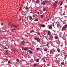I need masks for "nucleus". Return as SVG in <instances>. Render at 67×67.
Returning <instances> with one entry per match:
<instances>
[{
  "mask_svg": "<svg viewBox=\"0 0 67 67\" xmlns=\"http://www.w3.org/2000/svg\"><path fill=\"white\" fill-rule=\"evenodd\" d=\"M67 25H64L63 27L62 28V31H64V30H66V29H67Z\"/></svg>",
  "mask_w": 67,
  "mask_h": 67,
  "instance_id": "1",
  "label": "nucleus"
},
{
  "mask_svg": "<svg viewBox=\"0 0 67 67\" xmlns=\"http://www.w3.org/2000/svg\"><path fill=\"white\" fill-rule=\"evenodd\" d=\"M34 39L36 41H37L38 42H41V40H40V39L39 38H35Z\"/></svg>",
  "mask_w": 67,
  "mask_h": 67,
  "instance_id": "2",
  "label": "nucleus"
},
{
  "mask_svg": "<svg viewBox=\"0 0 67 67\" xmlns=\"http://www.w3.org/2000/svg\"><path fill=\"white\" fill-rule=\"evenodd\" d=\"M47 2H48L47 1H43L42 2V4L44 5L46 4V3H47Z\"/></svg>",
  "mask_w": 67,
  "mask_h": 67,
  "instance_id": "3",
  "label": "nucleus"
},
{
  "mask_svg": "<svg viewBox=\"0 0 67 67\" xmlns=\"http://www.w3.org/2000/svg\"><path fill=\"white\" fill-rule=\"evenodd\" d=\"M47 31L48 32V35H49L50 36L51 35V32L49 30H47Z\"/></svg>",
  "mask_w": 67,
  "mask_h": 67,
  "instance_id": "4",
  "label": "nucleus"
},
{
  "mask_svg": "<svg viewBox=\"0 0 67 67\" xmlns=\"http://www.w3.org/2000/svg\"><path fill=\"white\" fill-rule=\"evenodd\" d=\"M58 2V1H57L56 2H55L54 3V4L53 6L54 7H55L57 3Z\"/></svg>",
  "mask_w": 67,
  "mask_h": 67,
  "instance_id": "5",
  "label": "nucleus"
},
{
  "mask_svg": "<svg viewBox=\"0 0 67 67\" xmlns=\"http://www.w3.org/2000/svg\"><path fill=\"white\" fill-rule=\"evenodd\" d=\"M41 26L42 27H45L46 26L44 24H41Z\"/></svg>",
  "mask_w": 67,
  "mask_h": 67,
  "instance_id": "6",
  "label": "nucleus"
},
{
  "mask_svg": "<svg viewBox=\"0 0 67 67\" xmlns=\"http://www.w3.org/2000/svg\"><path fill=\"white\" fill-rule=\"evenodd\" d=\"M40 0H37L36 1V3H38V4H40Z\"/></svg>",
  "mask_w": 67,
  "mask_h": 67,
  "instance_id": "7",
  "label": "nucleus"
},
{
  "mask_svg": "<svg viewBox=\"0 0 67 67\" xmlns=\"http://www.w3.org/2000/svg\"><path fill=\"white\" fill-rule=\"evenodd\" d=\"M29 52L30 54H32V53H33L32 51L31 50H29Z\"/></svg>",
  "mask_w": 67,
  "mask_h": 67,
  "instance_id": "8",
  "label": "nucleus"
},
{
  "mask_svg": "<svg viewBox=\"0 0 67 67\" xmlns=\"http://www.w3.org/2000/svg\"><path fill=\"white\" fill-rule=\"evenodd\" d=\"M29 18L30 20H31L32 19V16H30V17H29Z\"/></svg>",
  "mask_w": 67,
  "mask_h": 67,
  "instance_id": "9",
  "label": "nucleus"
},
{
  "mask_svg": "<svg viewBox=\"0 0 67 67\" xmlns=\"http://www.w3.org/2000/svg\"><path fill=\"white\" fill-rule=\"evenodd\" d=\"M25 43L24 41L22 42V44H23V45H24L25 44Z\"/></svg>",
  "mask_w": 67,
  "mask_h": 67,
  "instance_id": "10",
  "label": "nucleus"
},
{
  "mask_svg": "<svg viewBox=\"0 0 67 67\" xmlns=\"http://www.w3.org/2000/svg\"><path fill=\"white\" fill-rule=\"evenodd\" d=\"M34 66H38V65H37V64H34Z\"/></svg>",
  "mask_w": 67,
  "mask_h": 67,
  "instance_id": "11",
  "label": "nucleus"
},
{
  "mask_svg": "<svg viewBox=\"0 0 67 67\" xmlns=\"http://www.w3.org/2000/svg\"><path fill=\"white\" fill-rule=\"evenodd\" d=\"M49 29H52V26L51 25H50L49 27Z\"/></svg>",
  "mask_w": 67,
  "mask_h": 67,
  "instance_id": "12",
  "label": "nucleus"
},
{
  "mask_svg": "<svg viewBox=\"0 0 67 67\" xmlns=\"http://www.w3.org/2000/svg\"><path fill=\"white\" fill-rule=\"evenodd\" d=\"M17 25H13V27H15L16 29V28L17 27L16 26Z\"/></svg>",
  "mask_w": 67,
  "mask_h": 67,
  "instance_id": "13",
  "label": "nucleus"
},
{
  "mask_svg": "<svg viewBox=\"0 0 67 67\" xmlns=\"http://www.w3.org/2000/svg\"><path fill=\"white\" fill-rule=\"evenodd\" d=\"M47 51H48V49H44V52H47Z\"/></svg>",
  "mask_w": 67,
  "mask_h": 67,
  "instance_id": "14",
  "label": "nucleus"
},
{
  "mask_svg": "<svg viewBox=\"0 0 67 67\" xmlns=\"http://www.w3.org/2000/svg\"><path fill=\"white\" fill-rule=\"evenodd\" d=\"M63 1H62L61 2V4L60 5H60H62V4H63Z\"/></svg>",
  "mask_w": 67,
  "mask_h": 67,
  "instance_id": "15",
  "label": "nucleus"
},
{
  "mask_svg": "<svg viewBox=\"0 0 67 67\" xmlns=\"http://www.w3.org/2000/svg\"><path fill=\"white\" fill-rule=\"evenodd\" d=\"M11 51H13V52H15V49H11Z\"/></svg>",
  "mask_w": 67,
  "mask_h": 67,
  "instance_id": "16",
  "label": "nucleus"
},
{
  "mask_svg": "<svg viewBox=\"0 0 67 67\" xmlns=\"http://www.w3.org/2000/svg\"><path fill=\"white\" fill-rule=\"evenodd\" d=\"M50 38L52 39H53V36L52 35H51V36H50Z\"/></svg>",
  "mask_w": 67,
  "mask_h": 67,
  "instance_id": "17",
  "label": "nucleus"
},
{
  "mask_svg": "<svg viewBox=\"0 0 67 67\" xmlns=\"http://www.w3.org/2000/svg\"><path fill=\"white\" fill-rule=\"evenodd\" d=\"M27 49H28V48H24V50L25 51H27Z\"/></svg>",
  "mask_w": 67,
  "mask_h": 67,
  "instance_id": "18",
  "label": "nucleus"
},
{
  "mask_svg": "<svg viewBox=\"0 0 67 67\" xmlns=\"http://www.w3.org/2000/svg\"><path fill=\"white\" fill-rule=\"evenodd\" d=\"M42 60H43V62H46V61H45V59L44 58H42Z\"/></svg>",
  "mask_w": 67,
  "mask_h": 67,
  "instance_id": "19",
  "label": "nucleus"
},
{
  "mask_svg": "<svg viewBox=\"0 0 67 67\" xmlns=\"http://www.w3.org/2000/svg\"><path fill=\"white\" fill-rule=\"evenodd\" d=\"M61 64L62 65H64V62H62L61 63Z\"/></svg>",
  "mask_w": 67,
  "mask_h": 67,
  "instance_id": "20",
  "label": "nucleus"
},
{
  "mask_svg": "<svg viewBox=\"0 0 67 67\" xmlns=\"http://www.w3.org/2000/svg\"><path fill=\"white\" fill-rule=\"evenodd\" d=\"M41 18H43V17H44V15H41Z\"/></svg>",
  "mask_w": 67,
  "mask_h": 67,
  "instance_id": "21",
  "label": "nucleus"
},
{
  "mask_svg": "<svg viewBox=\"0 0 67 67\" xmlns=\"http://www.w3.org/2000/svg\"><path fill=\"white\" fill-rule=\"evenodd\" d=\"M67 55H65V57L64 58L65 59H66V58H67Z\"/></svg>",
  "mask_w": 67,
  "mask_h": 67,
  "instance_id": "22",
  "label": "nucleus"
},
{
  "mask_svg": "<svg viewBox=\"0 0 67 67\" xmlns=\"http://www.w3.org/2000/svg\"><path fill=\"white\" fill-rule=\"evenodd\" d=\"M34 32V30L31 31L30 32V33H33V32Z\"/></svg>",
  "mask_w": 67,
  "mask_h": 67,
  "instance_id": "23",
  "label": "nucleus"
},
{
  "mask_svg": "<svg viewBox=\"0 0 67 67\" xmlns=\"http://www.w3.org/2000/svg\"><path fill=\"white\" fill-rule=\"evenodd\" d=\"M28 9V7H27V6H26L25 7L26 10H27Z\"/></svg>",
  "mask_w": 67,
  "mask_h": 67,
  "instance_id": "24",
  "label": "nucleus"
},
{
  "mask_svg": "<svg viewBox=\"0 0 67 67\" xmlns=\"http://www.w3.org/2000/svg\"><path fill=\"white\" fill-rule=\"evenodd\" d=\"M38 21V18L37 19L35 20V21Z\"/></svg>",
  "mask_w": 67,
  "mask_h": 67,
  "instance_id": "25",
  "label": "nucleus"
},
{
  "mask_svg": "<svg viewBox=\"0 0 67 67\" xmlns=\"http://www.w3.org/2000/svg\"><path fill=\"white\" fill-rule=\"evenodd\" d=\"M37 62H39V59H37L36 60Z\"/></svg>",
  "mask_w": 67,
  "mask_h": 67,
  "instance_id": "26",
  "label": "nucleus"
},
{
  "mask_svg": "<svg viewBox=\"0 0 67 67\" xmlns=\"http://www.w3.org/2000/svg\"><path fill=\"white\" fill-rule=\"evenodd\" d=\"M16 61H17V62H19V61H20V60H19V59H17L16 60Z\"/></svg>",
  "mask_w": 67,
  "mask_h": 67,
  "instance_id": "27",
  "label": "nucleus"
},
{
  "mask_svg": "<svg viewBox=\"0 0 67 67\" xmlns=\"http://www.w3.org/2000/svg\"><path fill=\"white\" fill-rule=\"evenodd\" d=\"M50 54H52V50H51L50 51Z\"/></svg>",
  "mask_w": 67,
  "mask_h": 67,
  "instance_id": "28",
  "label": "nucleus"
},
{
  "mask_svg": "<svg viewBox=\"0 0 67 67\" xmlns=\"http://www.w3.org/2000/svg\"><path fill=\"white\" fill-rule=\"evenodd\" d=\"M57 27H59V25L58 24H57Z\"/></svg>",
  "mask_w": 67,
  "mask_h": 67,
  "instance_id": "29",
  "label": "nucleus"
},
{
  "mask_svg": "<svg viewBox=\"0 0 67 67\" xmlns=\"http://www.w3.org/2000/svg\"><path fill=\"white\" fill-rule=\"evenodd\" d=\"M38 34L40 36V32H39V31H38Z\"/></svg>",
  "mask_w": 67,
  "mask_h": 67,
  "instance_id": "30",
  "label": "nucleus"
},
{
  "mask_svg": "<svg viewBox=\"0 0 67 67\" xmlns=\"http://www.w3.org/2000/svg\"><path fill=\"white\" fill-rule=\"evenodd\" d=\"M1 23V26H2V25H3V23Z\"/></svg>",
  "mask_w": 67,
  "mask_h": 67,
  "instance_id": "31",
  "label": "nucleus"
},
{
  "mask_svg": "<svg viewBox=\"0 0 67 67\" xmlns=\"http://www.w3.org/2000/svg\"><path fill=\"white\" fill-rule=\"evenodd\" d=\"M11 24V23H8V25L9 26H10V24Z\"/></svg>",
  "mask_w": 67,
  "mask_h": 67,
  "instance_id": "32",
  "label": "nucleus"
},
{
  "mask_svg": "<svg viewBox=\"0 0 67 67\" xmlns=\"http://www.w3.org/2000/svg\"><path fill=\"white\" fill-rule=\"evenodd\" d=\"M58 53H59V52H60V49L59 48H58Z\"/></svg>",
  "mask_w": 67,
  "mask_h": 67,
  "instance_id": "33",
  "label": "nucleus"
},
{
  "mask_svg": "<svg viewBox=\"0 0 67 67\" xmlns=\"http://www.w3.org/2000/svg\"><path fill=\"white\" fill-rule=\"evenodd\" d=\"M21 20H22V19H21V18H20L18 20V21H21Z\"/></svg>",
  "mask_w": 67,
  "mask_h": 67,
  "instance_id": "34",
  "label": "nucleus"
},
{
  "mask_svg": "<svg viewBox=\"0 0 67 67\" xmlns=\"http://www.w3.org/2000/svg\"><path fill=\"white\" fill-rule=\"evenodd\" d=\"M39 49H40V48H37V50H39Z\"/></svg>",
  "mask_w": 67,
  "mask_h": 67,
  "instance_id": "35",
  "label": "nucleus"
},
{
  "mask_svg": "<svg viewBox=\"0 0 67 67\" xmlns=\"http://www.w3.org/2000/svg\"><path fill=\"white\" fill-rule=\"evenodd\" d=\"M45 10H46V8H44V9H43V10L44 11Z\"/></svg>",
  "mask_w": 67,
  "mask_h": 67,
  "instance_id": "36",
  "label": "nucleus"
},
{
  "mask_svg": "<svg viewBox=\"0 0 67 67\" xmlns=\"http://www.w3.org/2000/svg\"><path fill=\"white\" fill-rule=\"evenodd\" d=\"M55 39H57L58 38L57 37H55Z\"/></svg>",
  "mask_w": 67,
  "mask_h": 67,
  "instance_id": "37",
  "label": "nucleus"
},
{
  "mask_svg": "<svg viewBox=\"0 0 67 67\" xmlns=\"http://www.w3.org/2000/svg\"><path fill=\"white\" fill-rule=\"evenodd\" d=\"M36 16V14H35L33 15V17H35Z\"/></svg>",
  "mask_w": 67,
  "mask_h": 67,
  "instance_id": "38",
  "label": "nucleus"
},
{
  "mask_svg": "<svg viewBox=\"0 0 67 67\" xmlns=\"http://www.w3.org/2000/svg\"><path fill=\"white\" fill-rule=\"evenodd\" d=\"M10 61L9 60L8 61V64H10Z\"/></svg>",
  "mask_w": 67,
  "mask_h": 67,
  "instance_id": "39",
  "label": "nucleus"
},
{
  "mask_svg": "<svg viewBox=\"0 0 67 67\" xmlns=\"http://www.w3.org/2000/svg\"><path fill=\"white\" fill-rule=\"evenodd\" d=\"M13 30H15V29H13L12 30V32H13V31H13Z\"/></svg>",
  "mask_w": 67,
  "mask_h": 67,
  "instance_id": "40",
  "label": "nucleus"
},
{
  "mask_svg": "<svg viewBox=\"0 0 67 67\" xmlns=\"http://www.w3.org/2000/svg\"><path fill=\"white\" fill-rule=\"evenodd\" d=\"M60 42H59V43H58L59 45H60Z\"/></svg>",
  "mask_w": 67,
  "mask_h": 67,
  "instance_id": "41",
  "label": "nucleus"
},
{
  "mask_svg": "<svg viewBox=\"0 0 67 67\" xmlns=\"http://www.w3.org/2000/svg\"><path fill=\"white\" fill-rule=\"evenodd\" d=\"M22 9V8H21L20 9V10H21Z\"/></svg>",
  "mask_w": 67,
  "mask_h": 67,
  "instance_id": "42",
  "label": "nucleus"
},
{
  "mask_svg": "<svg viewBox=\"0 0 67 67\" xmlns=\"http://www.w3.org/2000/svg\"><path fill=\"white\" fill-rule=\"evenodd\" d=\"M24 48H24V47H22V50H23V49H24Z\"/></svg>",
  "mask_w": 67,
  "mask_h": 67,
  "instance_id": "43",
  "label": "nucleus"
},
{
  "mask_svg": "<svg viewBox=\"0 0 67 67\" xmlns=\"http://www.w3.org/2000/svg\"><path fill=\"white\" fill-rule=\"evenodd\" d=\"M6 52L7 53H8V52H9V51H8V50H7L6 51Z\"/></svg>",
  "mask_w": 67,
  "mask_h": 67,
  "instance_id": "44",
  "label": "nucleus"
},
{
  "mask_svg": "<svg viewBox=\"0 0 67 67\" xmlns=\"http://www.w3.org/2000/svg\"><path fill=\"white\" fill-rule=\"evenodd\" d=\"M47 66H49V64H47Z\"/></svg>",
  "mask_w": 67,
  "mask_h": 67,
  "instance_id": "45",
  "label": "nucleus"
},
{
  "mask_svg": "<svg viewBox=\"0 0 67 67\" xmlns=\"http://www.w3.org/2000/svg\"><path fill=\"white\" fill-rule=\"evenodd\" d=\"M12 26H13V25H11V27H12Z\"/></svg>",
  "mask_w": 67,
  "mask_h": 67,
  "instance_id": "46",
  "label": "nucleus"
},
{
  "mask_svg": "<svg viewBox=\"0 0 67 67\" xmlns=\"http://www.w3.org/2000/svg\"><path fill=\"white\" fill-rule=\"evenodd\" d=\"M12 41H14V40H12Z\"/></svg>",
  "mask_w": 67,
  "mask_h": 67,
  "instance_id": "47",
  "label": "nucleus"
},
{
  "mask_svg": "<svg viewBox=\"0 0 67 67\" xmlns=\"http://www.w3.org/2000/svg\"><path fill=\"white\" fill-rule=\"evenodd\" d=\"M49 19H48V20H47V21H49Z\"/></svg>",
  "mask_w": 67,
  "mask_h": 67,
  "instance_id": "48",
  "label": "nucleus"
},
{
  "mask_svg": "<svg viewBox=\"0 0 67 67\" xmlns=\"http://www.w3.org/2000/svg\"><path fill=\"white\" fill-rule=\"evenodd\" d=\"M46 45L47 46H48V44H47Z\"/></svg>",
  "mask_w": 67,
  "mask_h": 67,
  "instance_id": "49",
  "label": "nucleus"
},
{
  "mask_svg": "<svg viewBox=\"0 0 67 67\" xmlns=\"http://www.w3.org/2000/svg\"><path fill=\"white\" fill-rule=\"evenodd\" d=\"M5 49H7V48L6 47H5Z\"/></svg>",
  "mask_w": 67,
  "mask_h": 67,
  "instance_id": "50",
  "label": "nucleus"
},
{
  "mask_svg": "<svg viewBox=\"0 0 67 67\" xmlns=\"http://www.w3.org/2000/svg\"><path fill=\"white\" fill-rule=\"evenodd\" d=\"M37 14H39V12H37Z\"/></svg>",
  "mask_w": 67,
  "mask_h": 67,
  "instance_id": "51",
  "label": "nucleus"
},
{
  "mask_svg": "<svg viewBox=\"0 0 67 67\" xmlns=\"http://www.w3.org/2000/svg\"><path fill=\"white\" fill-rule=\"evenodd\" d=\"M54 32H55V31H54Z\"/></svg>",
  "mask_w": 67,
  "mask_h": 67,
  "instance_id": "52",
  "label": "nucleus"
},
{
  "mask_svg": "<svg viewBox=\"0 0 67 67\" xmlns=\"http://www.w3.org/2000/svg\"><path fill=\"white\" fill-rule=\"evenodd\" d=\"M11 42H12V41H11Z\"/></svg>",
  "mask_w": 67,
  "mask_h": 67,
  "instance_id": "53",
  "label": "nucleus"
},
{
  "mask_svg": "<svg viewBox=\"0 0 67 67\" xmlns=\"http://www.w3.org/2000/svg\"><path fill=\"white\" fill-rule=\"evenodd\" d=\"M30 49H32V48H31Z\"/></svg>",
  "mask_w": 67,
  "mask_h": 67,
  "instance_id": "54",
  "label": "nucleus"
}]
</instances>
